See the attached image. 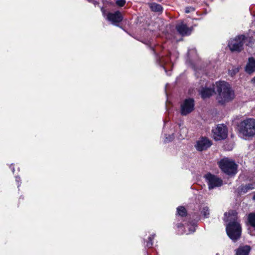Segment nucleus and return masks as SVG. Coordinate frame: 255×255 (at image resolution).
Segmentation results:
<instances>
[{
	"label": "nucleus",
	"instance_id": "f257e3e1",
	"mask_svg": "<svg viewBox=\"0 0 255 255\" xmlns=\"http://www.w3.org/2000/svg\"><path fill=\"white\" fill-rule=\"evenodd\" d=\"M224 220L230 221L226 226V232L230 238L233 241L239 239L241 235V227L238 220L236 212L232 211L224 214Z\"/></svg>",
	"mask_w": 255,
	"mask_h": 255
},
{
	"label": "nucleus",
	"instance_id": "f03ea898",
	"mask_svg": "<svg viewBox=\"0 0 255 255\" xmlns=\"http://www.w3.org/2000/svg\"><path fill=\"white\" fill-rule=\"evenodd\" d=\"M217 94V100L219 103L223 105L232 101L235 98V92L230 85L225 81L216 83L214 88Z\"/></svg>",
	"mask_w": 255,
	"mask_h": 255
},
{
	"label": "nucleus",
	"instance_id": "7ed1b4c3",
	"mask_svg": "<svg viewBox=\"0 0 255 255\" xmlns=\"http://www.w3.org/2000/svg\"><path fill=\"white\" fill-rule=\"evenodd\" d=\"M240 132L244 136L251 137L255 134V120L249 118L244 120L240 124Z\"/></svg>",
	"mask_w": 255,
	"mask_h": 255
},
{
	"label": "nucleus",
	"instance_id": "20e7f679",
	"mask_svg": "<svg viewBox=\"0 0 255 255\" xmlns=\"http://www.w3.org/2000/svg\"><path fill=\"white\" fill-rule=\"evenodd\" d=\"M221 170L228 175H235L237 172V165L234 160L225 157L218 162Z\"/></svg>",
	"mask_w": 255,
	"mask_h": 255
},
{
	"label": "nucleus",
	"instance_id": "39448f33",
	"mask_svg": "<svg viewBox=\"0 0 255 255\" xmlns=\"http://www.w3.org/2000/svg\"><path fill=\"white\" fill-rule=\"evenodd\" d=\"M248 38L244 35H239L229 41L228 46L232 52H239L243 49V45Z\"/></svg>",
	"mask_w": 255,
	"mask_h": 255
},
{
	"label": "nucleus",
	"instance_id": "423d86ee",
	"mask_svg": "<svg viewBox=\"0 0 255 255\" xmlns=\"http://www.w3.org/2000/svg\"><path fill=\"white\" fill-rule=\"evenodd\" d=\"M204 178L209 190L220 187L223 185V181L221 178L210 173L206 174L204 176Z\"/></svg>",
	"mask_w": 255,
	"mask_h": 255
},
{
	"label": "nucleus",
	"instance_id": "0eeeda50",
	"mask_svg": "<svg viewBox=\"0 0 255 255\" xmlns=\"http://www.w3.org/2000/svg\"><path fill=\"white\" fill-rule=\"evenodd\" d=\"M213 137L216 140H220L227 136V128L224 125H218L212 129Z\"/></svg>",
	"mask_w": 255,
	"mask_h": 255
},
{
	"label": "nucleus",
	"instance_id": "6e6552de",
	"mask_svg": "<svg viewBox=\"0 0 255 255\" xmlns=\"http://www.w3.org/2000/svg\"><path fill=\"white\" fill-rule=\"evenodd\" d=\"M194 108V100L192 99H186L181 105V114L186 116L192 112Z\"/></svg>",
	"mask_w": 255,
	"mask_h": 255
},
{
	"label": "nucleus",
	"instance_id": "1a4fd4ad",
	"mask_svg": "<svg viewBox=\"0 0 255 255\" xmlns=\"http://www.w3.org/2000/svg\"><path fill=\"white\" fill-rule=\"evenodd\" d=\"M212 141L206 137H202L197 141L196 149L200 151L207 150L212 145Z\"/></svg>",
	"mask_w": 255,
	"mask_h": 255
},
{
	"label": "nucleus",
	"instance_id": "9d476101",
	"mask_svg": "<svg viewBox=\"0 0 255 255\" xmlns=\"http://www.w3.org/2000/svg\"><path fill=\"white\" fill-rule=\"evenodd\" d=\"M107 19L113 24L117 25V23L122 21L123 19V17L121 12L117 11L113 13H109L107 15Z\"/></svg>",
	"mask_w": 255,
	"mask_h": 255
},
{
	"label": "nucleus",
	"instance_id": "9b49d317",
	"mask_svg": "<svg viewBox=\"0 0 255 255\" xmlns=\"http://www.w3.org/2000/svg\"><path fill=\"white\" fill-rule=\"evenodd\" d=\"M176 28L177 31L182 36L189 35L192 31V28L188 27L187 25L183 22L177 24Z\"/></svg>",
	"mask_w": 255,
	"mask_h": 255
},
{
	"label": "nucleus",
	"instance_id": "f8f14e48",
	"mask_svg": "<svg viewBox=\"0 0 255 255\" xmlns=\"http://www.w3.org/2000/svg\"><path fill=\"white\" fill-rule=\"evenodd\" d=\"M178 233L180 234H186L187 235L193 233L195 230V226L194 225H188L186 227L182 225H178Z\"/></svg>",
	"mask_w": 255,
	"mask_h": 255
},
{
	"label": "nucleus",
	"instance_id": "ddd939ff",
	"mask_svg": "<svg viewBox=\"0 0 255 255\" xmlns=\"http://www.w3.org/2000/svg\"><path fill=\"white\" fill-rule=\"evenodd\" d=\"M215 92L213 88H203L200 91V95L203 99L207 98L212 96Z\"/></svg>",
	"mask_w": 255,
	"mask_h": 255
},
{
	"label": "nucleus",
	"instance_id": "4468645a",
	"mask_svg": "<svg viewBox=\"0 0 255 255\" xmlns=\"http://www.w3.org/2000/svg\"><path fill=\"white\" fill-rule=\"evenodd\" d=\"M255 71V60L251 57L249 59V62L246 67V71L251 74Z\"/></svg>",
	"mask_w": 255,
	"mask_h": 255
},
{
	"label": "nucleus",
	"instance_id": "2eb2a0df",
	"mask_svg": "<svg viewBox=\"0 0 255 255\" xmlns=\"http://www.w3.org/2000/svg\"><path fill=\"white\" fill-rule=\"evenodd\" d=\"M251 251V247L249 246L240 247L236 251V255H249Z\"/></svg>",
	"mask_w": 255,
	"mask_h": 255
},
{
	"label": "nucleus",
	"instance_id": "dca6fc26",
	"mask_svg": "<svg viewBox=\"0 0 255 255\" xmlns=\"http://www.w3.org/2000/svg\"><path fill=\"white\" fill-rule=\"evenodd\" d=\"M149 7L151 9L155 12H162L163 8L159 4L155 2H152L149 4Z\"/></svg>",
	"mask_w": 255,
	"mask_h": 255
},
{
	"label": "nucleus",
	"instance_id": "f3484780",
	"mask_svg": "<svg viewBox=\"0 0 255 255\" xmlns=\"http://www.w3.org/2000/svg\"><path fill=\"white\" fill-rule=\"evenodd\" d=\"M177 211L178 214L180 216L183 217L186 215V210L184 207H179L177 208Z\"/></svg>",
	"mask_w": 255,
	"mask_h": 255
},
{
	"label": "nucleus",
	"instance_id": "a211bd4d",
	"mask_svg": "<svg viewBox=\"0 0 255 255\" xmlns=\"http://www.w3.org/2000/svg\"><path fill=\"white\" fill-rule=\"evenodd\" d=\"M201 214L204 216L205 218L209 217L210 214L209 209L207 206H204L202 208L201 210Z\"/></svg>",
	"mask_w": 255,
	"mask_h": 255
},
{
	"label": "nucleus",
	"instance_id": "6ab92c4d",
	"mask_svg": "<svg viewBox=\"0 0 255 255\" xmlns=\"http://www.w3.org/2000/svg\"><path fill=\"white\" fill-rule=\"evenodd\" d=\"M155 235H152L148 238V241L147 242L146 246L148 248H150L153 245L152 240L154 239Z\"/></svg>",
	"mask_w": 255,
	"mask_h": 255
},
{
	"label": "nucleus",
	"instance_id": "aec40b11",
	"mask_svg": "<svg viewBox=\"0 0 255 255\" xmlns=\"http://www.w3.org/2000/svg\"><path fill=\"white\" fill-rule=\"evenodd\" d=\"M254 186H255V185L253 184H248V185H246V186H245L243 188V190L244 192H246L249 190H252V189H254Z\"/></svg>",
	"mask_w": 255,
	"mask_h": 255
},
{
	"label": "nucleus",
	"instance_id": "412c9836",
	"mask_svg": "<svg viewBox=\"0 0 255 255\" xmlns=\"http://www.w3.org/2000/svg\"><path fill=\"white\" fill-rule=\"evenodd\" d=\"M239 69L238 68L234 67L232 68V70H229V73L231 76H233L237 73H238L239 72Z\"/></svg>",
	"mask_w": 255,
	"mask_h": 255
},
{
	"label": "nucleus",
	"instance_id": "4be33fe9",
	"mask_svg": "<svg viewBox=\"0 0 255 255\" xmlns=\"http://www.w3.org/2000/svg\"><path fill=\"white\" fill-rule=\"evenodd\" d=\"M126 3L125 0H117L116 1V4L120 6H123L125 5Z\"/></svg>",
	"mask_w": 255,
	"mask_h": 255
},
{
	"label": "nucleus",
	"instance_id": "5701e85b",
	"mask_svg": "<svg viewBox=\"0 0 255 255\" xmlns=\"http://www.w3.org/2000/svg\"><path fill=\"white\" fill-rule=\"evenodd\" d=\"M174 138V136L173 134L172 135H168V136H166L165 138V140H164V141L165 142H170L171 141H172Z\"/></svg>",
	"mask_w": 255,
	"mask_h": 255
},
{
	"label": "nucleus",
	"instance_id": "b1692460",
	"mask_svg": "<svg viewBox=\"0 0 255 255\" xmlns=\"http://www.w3.org/2000/svg\"><path fill=\"white\" fill-rule=\"evenodd\" d=\"M194 10H195V8L191 6L187 7L185 8V12L187 13L194 11Z\"/></svg>",
	"mask_w": 255,
	"mask_h": 255
},
{
	"label": "nucleus",
	"instance_id": "393cba45",
	"mask_svg": "<svg viewBox=\"0 0 255 255\" xmlns=\"http://www.w3.org/2000/svg\"><path fill=\"white\" fill-rule=\"evenodd\" d=\"M15 180L17 182H18V183H19V181H20V178L18 177H15ZM20 185L19 184H18V187Z\"/></svg>",
	"mask_w": 255,
	"mask_h": 255
},
{
	"label": "nucleus",
	"instance_id": "a878e982",
	"mask_svg": "<svg viewBox=\"0 0 255 255\" xmlns=\"http://www.w3.org/2000/svg\"><path fill=\"white\" fill-rule=\"evenodd\" d=\"M10 168L11 169V170H12V172L13 173L14 171V167L12 166H10Z\"/></svg>",
	"mask_w": 255,
	"mask_h": 255
},
{
	"label": "nucleus",
	"instance_id": "bb28decb",
	"mask_svg": "<svg viewBox=\"0 0 255 255\" xmlns=\"http://www.w3.org/2000/svg\"><path fill=\"white\" fill-rule=\"evenodd\" d=\"M252 81L254 83H255V77H254L253 80H252Z\"/></svg>",
	"mask_w": 255,
	"mask_h": 255
},
{
	"label": "nucleus",
	"instance_id": "cd10ccee",
	"mask_svg": "<svg viewBox=\"0 0 255 255\" xmlns=\"http://www.w3.org/2000/svg\"><path fill=\"white\" fill-rule=\"evenodd\" d=\"M163 68L165 70V71L166 72L167 71H166V68L165 67H163Z\"/></svg>",
	"mask_w": 255,
	"mask_h": 255
},
{
	"label": "nucleus",
	"instance_id": "c85d7f7f",
	"mask_svg": "<svg viewBox=\"0 0 255 255\" xmlns=\"http://www.w3.org/2000/svg\"><path fill=\"white\" fill-rule=\"evenodd\" d=\"M253 199L255 200V195L254 196Z\"/></svg>",
	"mask_w": 255,
	"mask_h": 255
},
{
	"label": "nucleus",
	"instance_id": "c756f323",
	"mask_svg": "<svg viewBox=\"0 0 255 255\" xmlns=\"http://www.w3.org/2000/svg\"><path fill=\"white\" fill-rule=\"evenodd\" d=\"M145 255H148V254H146Z\"/></svg>",
	"mask_w": 255,
	"mask_h": 255
}]
</instances>
